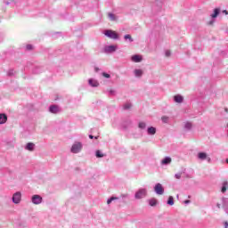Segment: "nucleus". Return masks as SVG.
<instances>
[{
    "label": "nucleus",
    "instance_id": "4be33fe9",
    "mask_svg": "<svg viewBox=\"0 0 228 228\" xmlns=\"http://www.w3.org/2000/svg\"><path fill=\"white\" fill-rule=\"evenodd\" d=\"M149 204H150V206H151L153 208L154 206H156L158 204V200L152 198V199L149 200Z\"/></svg>",
    "mask_w": 228,
    "mask_h": 228
},
{
    "label": "nucleus",
    "instance_id": "f257e3e1",
    "mask_svg": "<svg viewBox=\"0 0 228 228\" xmlns=\"http://www.w3.org/2000/svg\"><path fill=\"white\" fill-rule=\"evenodd\" d=\"M81 151H83V143L81 142H75L70 148L72 154H79Z\"/></svg>",
    "mask_w": 228,
    "mask_h": 228
},
{
    "label": "nucleus",
    "instance_id": "9b49d317",
    "mask_svg": "<svg viewBox=\"0 0 228 228\" xmlns=\"http://www.w3.org/2000/svg\"><path fill=\"white\" fill-rule=\"evenodd\" d=\"M88 83H89L90 86H93V88H97V86H99V81H97L94 78H90L88 80Z\"/></svg>",
    "mask_w": 228,
    "mask_h": 228
},
{
    "label": "nucleus",
    "instance_id": "20e7f679",
    "mask_svg": "<svg viewBox=\"0 0 228 228\" xmlns=\"http://www.w3.org/2000/svg\"><path fill=\"white\" fill-rule=\"evenodd\" d=\"M43 200H44V199L42 198V196H40L38 194H35L31 197V202H32V204H35L36 206H38V204H42Z\"/></svg>",
    "mask_w": 228,
    "mask_h": 228
},
{
    "label": "nucleus",
    "instance_id": "39448f33",
    "mask_svg": "<svg viewBox=\"0 0 228 228\" xmlns=\"http://www.w3.org/2000/svg\"><path fill=\"white\" fill-rule=\"evenodd\" d=\"M134 197L137 200L143 199V197H147V190L146 189H139L138 191L135 192Z\"/></svg>",
    "mask_w": 228,
    "mask_h": 228
},
{
    "label": "nucleus",
    "instance_id": "1a4fd4ad",
    "mask_svg": "<svg viewBox=\"0 0 228 228\" xmlns=\"http://www.w3.org/2000/svg\"><path fill=\"white\" fill-rule=\"evenodd\" d=\"M131 60L134 63H140L143 60V57H142V55L134 54L131 57Z\"/></svg>",
    "mask_w": 228,
    "mask_h": 228
},
{
    "label": "nucleus",
    "instance_id": "de8ad7c7",
    "mask_svg": "<svg viewBox=\"0 0 228 228\" xmlns=\"http://www.w3.org/2000/svg\"><path fill=\"white\" fill-rule=\"evenodd\" d=\"M224 111H225L226 113H228V109H224Z\"/></svg>",
    "mask_w": 228,
    "mask_h": 228
},
{
    "label": "nucleus",
    "instance_id": "f704fd0d",
    "mask_svg": "<svg viewBox=\"0 0 228 228\" xmlns=\"http://www.w3.org/2000/svg\"><path fill=\"white\" fill-rule=\"evenodd\" d=\"M15 74V71L13 69H10L8 71V76H13Z\"/></svg>",
    "mask_w": 228,
    "mask_h": 228
},
{
    "label": "nucleus",
    "instance_id": "e433bc0d",
    "mask_svg": "<svg viewBox=\"0 0 228 228\" xmlns=\"http://www.w3.org/2000/svg\"><path fill=\"white\" fill-rule=\"evenodd\" d=\"M109 94H110V95H115L116 92H115V90L110 89V90L109 91Z\"/></svg>",
    "mask_w": 228,
    "mask_h": 228
},
{
    "label": "nucleus",
    "instance_id": "b1692460",
    "mask_svg": "<svg viewBox=\"0 0 228 228\" xmlns=\"http://www.w3.org/2000/svg\"><path fill=\"white\" fill-rule=\"evenodd\" d=\"M95 156L96 158H104V154L100 150L96 151Z\"/></svg>",
    "mask_w": 228,
    "mask_h": 228
},
{
    "label": "nucleus",
    "instance_id": "7ed1b4c3",
    "mask_svg": "<svg viewBox=\"0 0 228 228\" xmlns=\"http://www.w3.org/2000/svg\"><path fill=\"white\" fill-rule=\"evenodd\" d=\"M20 200H22V193L20 191H17L12 195V202L13 204H20Z\"/></svg>",
    "mask_w": 228,
    "mask_h": 228
},
{
    "label": "nucleus",
    "instance_id": "6ab92c4d",
    "mask_svg": "<svg viewBox=\"0 0 228 228\" xmlns=\"http://www.w3.org/2000/svg\"><path fill=\"white\" fill-rule=\"evenodd\" d=\"M218 15H220V9L216 8V9H214V12L212 14H210V17L212 19H216L218 17Z\"/></svg>",
    "mask_w": 228,
    "mask_h": 228
},
{
    "label": "nucleus",
    "instance_id": "49530a36",
    "mask_svg": "<svg viewBox=\"0 0 228 228\" xmlns=\"http://www.w3.org/2000/svg\"><path fill=\"white\" fill-rule=\"evenodd\" d=\"M95 72H99V69L98 68H95Z\"/></svg>",
    "mask_w": 228,
    "mask_h": 228
},
{
    "label": "nucleus",
    "instance_id": "a18cd8bd",
    "mask_svg": "<svg viewBox=\"0 0 228 228\" xmlns=\"http://www.w3.org/2000/svg\"><path fill=\"white\" fill-rule=\"evenodd\" d=\"M213 22H215L214 20H210L209 21V24L211 25V24H213Z\"/></svg>",
    "mask_w": 228,
    "mask_h": 228
},
{
    "label": "nucleus",
    "instance_id": "37998d69",
    "mask_svg": "<svg viewBox=\"0 0 228 228\" xmlns=\"http://www.w3.org/2000/svg\"><path fill=\"white\" fill-rule=\"evenodd\" d=\"M207 159H208V163H211V158H208V157H207Z\"/></svg>",
    "mask_w": 228,
    "mask_h": 228
},
{
    "label": "nucleus",
    "instance_id": "0eeeda50",
    "mask_svg": "<svg viewBox=\"0 0 228 228\" xmlns=\"http://www.w3.org/2000/svg\"><path fill=\"white\" fill-rule=\"evenodd\" d=\"M117 49H118V45H107L104 47V53H106V54H111L112 53H115Z\"/></svg>",
    "mask_w": 228,
    "mask_h": 228
},
{
    "label": "nucleus",
    "instance_id": "79ce46f5",
    "mask_svg": "<svg viewBox=\"0 0 228 228\" xmlns=\"http://www.w3.org/2000/svg\"><path fill=\"white\" fill-rule=\"evenodd\" d=\"M89 138H90L91 140H94V136L92 135V134H90V135H89Z\"/></svg>",
    "mask_w": 228,
    "mask_h": 228
},
{
    "label": "nucleus",
    "instance_id": "2f4dec72",
    "mask_svg": "<svg viewBox=\"0 0 228 228\" xmlns=\"http://www.w3.org/2000/svg\"><path fill=\"white\" fill-rule=\"evenodd\" d=\"M102 76H103V77H106L107 79H110L111 77V76L106 72H103Z\"/></svg>",
    "mask_w": 228,
    "mask_h": 228
},
{
    "label": "nucleus",
    "instance_id": "dca6fc26",
    "mask_svg": "<svg viewBox=\"0 0 228 228\" xmlns=\"http://www.w3.org/2000/svg\"><path fill=\"white\" fill-rule=\"evenodd\" d=\"M172 163V158L166 157L161 160V165H170Z\"/></svg>",
    "mask_w": 228,
    "mask_h": 228
},
{
    "label": "nucleus",
    "instance_id": "7c9ffc66",
    "mask_svg": "<svg viewBox=\"0 0 228 228\" xmlns=\"http://www.w3.org/2000/svg\"><path fill=\"white\" fill-rule=\"evenodd\" d=\"M161 119L164 124H167L168 122V117L163 116Z\"/></svg>",
    "mask_w": 228,
    "mask_h": 228
},
{
    "label": "nucleus",
    "instance_id": "c85d7f7f",
    "mask_svg": "<svg viewBox=\"0 0 228 228\" xmlns=\"http://www.w3.org/2000/svg\"><path fill=\"white\" fill-rule=\"evenodd\" d=\"M121 199H123V202L126 204V199H129V194H121Z\"/></svg>",
    "mask_w": 228,
    "mask_h": 228
},
{
    "label": "nucleus",
    "instance_id": "ddd939ff",
    "mask_svg": "<svg viewBox=\"0 0 228 228\" xmlns=\"http://www.w3.org/2000/svg\"><path fill=\"white\" fill-rule=\"evenodd\" d=\"M147 134H149L150 136H154V134H156V127H154V126L148 127Z\"/></svg>",
    "mask_w": 228,
    "mask_h": 228
},
{
    "label": "nucleus",
    "instance_id": "4468645a",
    "mask_svg": "<svg viewBox=\"0 0 228 228\" xmlns=\"http://www.w3.org/2000/svg\"><path fill=\"white\" fill-rule=\"evenodd\" d=\"M185 131H191L192 127H193V124L190 121H186L184 123V126H183Z\"/></svg>",
    "mask_w": 228,
    "mask_h": 228
},
{
    "label": "nucleus",
    "instance_id": "aec40b11",
    "mask_svg": "<svg viewBox=\"0 0 228 228\" xmlns=\"http://www.w3.org/2000/svg\"><path fill=\"white\" fill-rule=\"evenodd\" d=\"M134 74L135 77H142V76H143V70L134 69Z\"/></svg>",
    "mask_w": 228,
    "mask_h": 228
},
{
    "label": "nucleus",
    "instance_id": "72a5a7b5",
    "mask_svg": "<svg viewBox=\"0 0 228 228\" xmlns=\"http://www.w3.org/2000/svg\"><path fill=\"white\" fill-rule=\"evenodd\" d=\"M166 56L168 58L171 56L172 53L169 50H167L165 53Z\"/></svg>",
    "mask_w": 228,
    "mask_h": 228
},
{
    "label": "nucleus",
    "instance_id": "393cba45",
    "mask_svg": "<svg viewBox=\"0 0 228 228\" xmlns=\"http://www.w3.org/2000/svg\"><path fill=\"white\" fill-rule=\"evenodd\" d=\"M167 204H168V206H174V197L169 196V198L167 200Z\"/></svg>",
    "mask_w": 228,
    "mask_h": 228
},
{
    "label": "nucleus",
    "instance_id": "6e6552de",
    "mask_svg": "<svg viewBox=\"0 0 228 228\" xmlns=\"http://www.w3.org/2000/svg\"><path fill=\"white\" fill-rule=\"evenodd\" d=\"M222 206L224 213L228 215V198H222Z\"/></svg>",
    "mask_w": 228,
    "mask_h": 228
},
{
    "label": "nucleus",
    "instance_id": "9d476101",
    "mask_svg": "<svg viewBox=\"0 0 228 228\" xmlns=\"http://www.w3.org/2000/svg\"><path fill=\"white\" fill-rule=\"evenodd\" d=\"M50 113H60V108L57 105H51L49 107Z\"/></svg>",
    "mask_w": 228,
    "mask_h": 228
},
{
    "label": "nucleus",
    "instance_id": "bb28decb",
    "mask_svg": "<svg viewBox=\"0 0 228 228\" xmlns=\"http://www.w3.org/2000/svg\"><path fill=\"white\" fill-rule=\"evenodd\" d=\"M124 38L125 40H129V42H134L133 37L129 34L125 35Z\"/></svg>",
    "mask_w": 228,
    "mask_h": 228
},
{
    "label": "nucleus",
    "instance_id": "3c124183",
    "mask_svg": "<svg viewBox=\"0 0 228 228\" xmlns=\"http://www.w3.org/2000/svg\"><path fill=\"white\" fill-rule=\"evenodd\" d=\"M226 127L228 128V123L226 124Z\"/></svg>",
    "mask_w": 228,
    "mask_h": 228
},
{
    "label": "nucleus",
    "instance_id": "a211bd4d",
    "mask_svg": "<svg viewBox=\"0 0 228 228\" xmlns=\"http://www.w3.org/2000/svg\"><path fill=\"white\" fill-rule=\"evenodd\" d=\"M198 159H201V161H204L205 159H208V153H206V152L198 153Z\"/></svg>",
    "mask_w": 228,
    "mask_h": 228
},
{
    "label": "nucleus",
    "instance_id": "a878e982",
    "mask_svg": "<svg viewBox=\"0 0 228 228\" xmlns=\"http://www.w3.org/2000/svg\"><path fill=\"white\" fill-rule=\"evenodd\" d=\"M138 127L139 129H145V127H147V124H145V122H140Z\"/></svg>",
    "mask_w": 228,
    "mask_h": 228
},
{
    "label": "nucleus",
    "instance_id": "2eb2a0df",
    "mask_svg": "<svg viewBox=\"0 0 228 228\" xmlns=\"http://www.w3.org/2000/svg\"><path fill=\"white\" fill-rule=\"evenodd\" d=\"M8 120V116L4 113L0 114V124H6V121Z\"/></svg>",
    "mask_w": 228,
    "mask_h": 228
},
{
    "label": "nucleus",
    "instance_id": "cd10ccee",
    "mask_svg": "<svg viewBox=\"0 0 228 228\" xmlns=\"http://www.w3.org/2000/svg\"><path fill=\"white\" fill-rule=\"evenodd\" d=\"M131 106H133L130 102H126L124 104V110H130Z\"/></svg>",
    "mask_w": 228,
    "mask_h": 228
},
{
    "label": "nucleus",
    "instance_id": "8fccbe9b",
    "mask_svg": "<svg viewBox=\"0 0 228 228\" xmlns=\"http://www.w3.org/2000/svg\"><path fill=\"white\" fill-rule=\"evenodd\" d=\"M226 163L228 164V159H226Z\"/></svg>",
    "mask_w": 228,
    "mask_h": 228
},
{
    "label": "nucleus",
    "instance_id": "c9c22d12",
    "mask_svg": "<svg viewBox=\"0 0 228 228\" xmlns=\"http://www.w3.org/2000/svg\"><path fill=\"white\" fill-rule=\"evenodd\" d=\"M26 49H27V51H31V49H33V45H27Z\"/></svg>",
    "mask_w": 228,
    "mask_h": 228
},
{
    "label": "nucleus",
    "instance_id": "09e8293b",
    "mask_svg": "<svg viewBox=\"0 0 228 228\" xmlns=\"http://www.w3.org/2000/svg\"><path fill=\"white\" fill-rule=\"evenodd\" d=\"M226 136L228 137V131H227V133H226Z\"/></svg>",
    "mask_w": 228,
    "mask_h": 228
},
{
    "label": "nucleus",
    "instance_id": "603ef678",
    "mask_svg": "<svg viewBox=\"0 0 228 228\" xmlns=\"http://www.w3.org/2000/svg\"><path fill=\"white\" fill-rule=\"evenodd\" d=\"M94 138H95V140H97V138H98V137H97V136H95Z\"/></svg>",
    "mask_w": 228,
    "mask_h": 228
},
{
    "label": "nucleus",
    "instance_id": "58836bf2",
    "mask_svg": "<svg viewBox=\"0 0 228 228\" xmlns=\"http://www.w3.org/2000/svg\"><path fill=\"white\" fill-rule=\"evenodd\" d=\"M190 202H191L190 200H184V204H190Z\"/></svg>",
    "mask_w": 228,
    "mask_h": 228
},
{
    "label": "nucleus",
    "instance_id": "412c9836",
    "mask_svg": "<svg viewBox=\"0 0 228 228\" xmlns=\"http://www.w3.org/2000/svg\"><path fill=\"white\" fill-rule=\"evenodd\" d=\"M227 188H228V182L224 181L223 183V185H222V188H221L222 193H225V191H227Z\"/></svg>",
    "mask_w": 228,
    "mask_h": 228
},
{
    "label": "nucleus",
    "instance_id": "f8f14e48",
    "mask_svg": "<svg viewBox=\"0 0 228 228\" xmlns=\"http://www.w3.org/2000/svg\"><path fill=\"white\" fill-rule=\"evenodd\" d=\"M175 102H177L178 104H181L183 101H184V98L181 94H176L174 96Z\"/></svg>",
    "mask_w": 228,
    "mask_h": 228
},
{
    "label": "nucleus",
    "instance_id": "4c0bfd02",
    "mask_svg": "<svg viewBox=\"0 0 228 228\" xmlns=\"http://www.w3.org/2000/svg\"><path fill=\"white\" fill-rule=\"evenodd\" d=\"M38 69H39V68H36V69H35V70H34V73H35V74H39V73H40L39 71H37Z\"/></svg>",
    "mask_w": 228,
    "mask_h": 228
},
{
    "label": "nucleus",
    "instance_id": "f03ea898",
    "mask_svg": "<svg viewBox=\"0 0 228 228\" xmlns=\"http://www.w3.org/2000/svg\"><path fill=\"white\" fill-rule=\"evenodd\" d=\"M104 35L112 40H118V34L113 30H105Z\"/></svg>",
    "mask_w": 228,
    "mask_h": 228
},
{
    "label": "nucleus",
    "instance_id": "c756f323",
    "mask_svg": "<svg viewBox=\"0 0 228 228\" xmlns=\"http://www.w3.org/2000/svg\"><path fill=\"white\" fill-rule=\"evenodd\" d=\"M109 19H110V20H117L115 14H113V13H109Z\"/></svg>",
    "mask_w": 228,
    "mask_h": 228
},
{
    "label": "nucleus",
    "instance_id": "5701e85b",
    "mask_svg": "<svg viewBox=\"0 0 228 228\" xmlns=\"http://www.w3.org/2000/svg\"><path fill=\"white\" fill-rule=\"evenodd\" d=\"M113 200H118V197L112 196L107 200V204L110 205Z\"/></svg>",
    "mask_w": 228,
    "mask_h": 228
},
{
    "label": "nucleus",
    "instance_id": "ea45409f",
    "mask_svg": "<svg viewBox=\"0 0 228 228\" xmlns=\"http://www.w3.org/2000/svg\"><path fill=\"white\" fill-rule=\"evenodd\" d=\"M216 206H217L218 209H220V208L222 207V205L220 203H217Z\"/></svg>",
    "mask_w": 228,
    "mask_h": 228
},
{
    "label": "nucleus",
    "instance_id": "a19ab883",
    "mask_svg": "<svg viewBox=\"0 0 228 228\" xmlns=\"http://www.w3.org/2000/svg\"><path fill=\"white\" fill-rule=\"evenodd\" d=\"M224 228H228V222L224 223Z\"/></svg>",
    "mask_w": 228,
    "mask_h": 228
},
{
    "label": "nucleus",
    "instance_id": "473e14b6",
    "mask_svg": "<svg viewBox=\"0 0 228 228\" xmlns=\"http://www.w3.org/2000/svg\"><path fill=\"white\" fill-rule=\"evenodd\" d=\"M181 175H183V173H177L175 175V179H181Z\"/></svg>",
    "mask_w": 228,
    "mask_h": 228
},
{
    "label": "nucleus",
    "instance_id": "f3484780",
    "mask_svg": "<svg viewBox=\"0 0 228 228\" xmlns=\"http://www.w3.org/2000/svg\"><path fill=\"white\" fill-rule=\"evenodd\" d=\"M26 151H30L31 152L35 151V143L33 142H28L25 146Z\"/></svg>",
    "mask_w": 228,
    "mask_h": 228
},
{
    "label": "nucleus",
    "instance_id": "423d86ee",
    "mask_svg": "<svg viewBox=\"0 0 228 228\" xmlns=\"http://www.w3.org/2000/svg\"><path fill=\"white\" fill-rule=\"evenodd\" d=\"M154 191L157 195H163V193H165V188H163L161 183H156L154 186Z\"/></svg>",
    "mask_w": 228,
    "mask_h": 228
},
{
    "label": "nucleus",
    "instance_id": "c03bdc74",
    "mask_svg": "<svg viewBox=\"0 0 228 228\" xmlns=\"http://www.w3.org/2000/svg\"><path fill=\"white\" fill-rule=\"evenodd\" d=\"M224 13H225L226 15H228V12L227 11H224Z\"/></svg>",
    "mask_w": 228,
    "mask_h": 228
}]
</instances>
